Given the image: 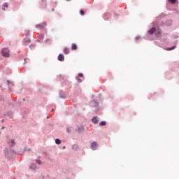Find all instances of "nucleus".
Wrapping results in <instances>:
<instances>
[{
  "instance_id": "nucleus-1",
  "label": "nucleus",
  "mask_w": 179,
  "mask_h": 179,
  "mask_svg": "<svg viewBox=\"0 0 179 179\" xmlns=\"http://www.w3.org/2000/svg\"><path fill=\"white\" fill-rule=\"evenodd\" d=\"M1 55L4 58H9L10 57V50H9L8 48H3L1 50Z\"/></svg>"
},
{
  "instance_id": "nucleus-2",
  "label": "nucleus",
  "mask_w": 179,
  "mask_h": 179,
  "mask_svg": "<svg viewBox=\"0 0 179 179\" xmlns=\"http://www.w3.org/2000/svg\"><path fill=\"white\" fill-rule=\"evenodd\" d=\"M162 24L163 26L170 27L171 26V24H173V20H171V19H169L166 22H162Z\"/></svg>"
},
{
  "instance_id": "nucleus-3",
  "label": "nucleus",
  "mask_w": 179,
  "mask_h": 179,
  "mask_svg": "<svg viewBox=\"0 0 179 179\" xmlns=\"http://www.w3.org/2000/svg\"><path fill=\"white\" fill-rule=\"evenodd\" d=\"M77 127L78 128L75 130L76 132H78V134H82V132H85V127H83V125Z\"/></svg>"
},
{
  "instance_id": "nucleus-4",
  "label": "nucleus",
  "mask_w": 179,
  "mask_h": 179,
  "mask_svg": "<svg viewBox=\"0 0 179 179\" xmlns=\"http://www.w3.org/2000/svg\"><path fill=\"white\" fill-rule=\"evenodd\" d=\"M59 96L60 99H66L68 97L66 92H65L64 91H60L59 93Z\"/></svg>"
},
{
  "instance_id": "nucleus-5",
  "label": "nucleus",
  "mask_w": 179,
  "mask_h": 179,
  "mask_svg": "<svg viewBox=\"0 0 179 179\" xmlns=\"http://www.w3.org/2000/svg\"><path fill=\"white\" fill-rule=\"evenodd\" d=\"M97 148H99V144L97 143V142L93 141L91 143V148L92 149V150H96Z\"/></svg>"
},
{
  "instance_id": "nucleus-6",
  "label": "nucleus",
  "mask_w": 179,
  "mask_h": 179,
  "mask_svg": "<svg viewBox=\"0 0 179 179\" xmlns=\"http://www.w3.org/2000/svg\"><path fill=\"white\" fill-rule=\"evenodd\" d=\"M47 26V22H43V24H38L36 25V29H40L41 30L42 29H44Z\"/></svg>"
},
{
  "instance_id": "nucleus-7",
  "label": "nucleus",
  "mask_w": 179,
  "mask_h": 179,
  "mask_svg": "<svg viewBox=\"0 0 179 179\" xmlns=\"http://www.w3.org/2000/svg\"><path fill=\"white\" fill-rule=\"evenodd\" d=\"M155 34L157 38H160V37H162V30L160 29H157Z\"/></svg>"
},
{
  "instance_id": "nucleus-8",
  "label": "nucleus",
  "mask_w": 179,
  "mask_h": 179,
  "mask_svg": "<svg viewBox=\"0 0 179 179\" xmlns=\"http://www.w3.org/2000/svg\"><path fill=\"white\" fill-rule=\"evenodd\" d=\"M15 101H13V99L10 100L8 102V106L9 107V108H13L15 107Z\"/></svg>"
},
{
  "instance_id": "nucleus-9",
  "label": "nucleus",
  "mask_w": 179,
  "mask_h": 179,
  "mask_svg": "<svg viewBox=\"0 0 179 179\" xmlns=\"http://www.w3.org/2000/svg\"><path fill=\"white\" fill-rule=\"evenodd\" d=\"M111 17V14L110 13H105L103 15V19L105 20H108Z\"/></svg>"
},
{
  "instance_id": "nucleus-10",
  "label": "nucleus",
  "mask_w": 179,
  "mask_h": 179,
  "mask_svg": "<svg viewBox=\"0 0 179 179\" xmlns=\"http://www.w3.org/2000/svg\"><path fill=\"white\" fill-rule=\"evenodd\" d=\"M156 27H152L148 30V34H155L156 33Z\"/></svg>"
},
{
  "instance_id": "nucleus-11",
  "label": "nucleus",
  "mask_w": 179,
  "mask_h": 179,
  "mask_svg": "<svg viewBox=\"0 0 179 179\" xmlns=\"http://www.w3.org/2000/svg\"><path fill=\"white\" fill-rule=\"evenodd\" d=\"M58 61H60L61 62H63V61H65V57L62 54H59L57 57Z\"/></svg>"
},
{
  "instance_id": "nucleus-12",
  "label": "nucleus",
  "mask_w": 179,
  "mask_h": 179,
  "mask_svg": "<svg viewBox=\"0 0 179 179\" xmlns=\"http://www.w3.org/2000/svg\"><path fill=\"white\" fill-rule=\"evenodd\" d=\"M92 124H99V119L97 116H94L92 119Z\"/></svg>"
},
{
  "instance_id": "nucleus-13",
  "label": "nucleus",
  "mask_w": 179,
  "mask_h": 179,
  "mask_svg": "<svg viewBox=\"0 0 179 179\" xmlns=\"http://www.w3.org/2000/svg\"><path fill=\"white\" fill-rule=\"evenodd\" d=\"M24 43L25 44H29V43H31V39H30V38L29 37H26L24 39Z\"/></svg>"
},
{
  "instance_id": "nucleus-14",
  "label": "nucleus",
  "mask_w": 179,
  "mask_h": 179,
  "mask_svg": "<svg viewBox=\"0 0 179 179\" xmlns=\"http://www.w3.org/2000/svg\"><path fill=\"white\" fill-rule=\"evenodd\" d=\"M72 149H73V150L78 152V150H79V145L74 144L72 147Z\"/></svg>"
},
{
  "instance_id": "nucleus-15",
  "label": "nucleus",
  "mask_w": 179,
  "mask_h": 179,
  "mask_svg": "<svg viewBox=\"0 0 179 179\" xmlns=\"http://www.w3.org/2000/svg\"><path fill=\"white\" fill-rule=\"evenodd\" d=\"M71 50H78V45H76V43H72Z\"/></svg>"
},
{
  "instance_id": "nucleus-16",
  "label": "nucleus",
  "mask_w": 179,
  "mask_h": 179,
  "mask_svg": "<svg viewBox=\"0 0 179 179\" xmlns=\"http://www.w3.org/2000/svg\"><path fill=\"white\" fill-rule=\"evenodd\" d=\"M37 166L36 165V164L33 163L31 164V165L29 166V169L31 170H35L36 169Z\"/></svg>"
},
{
  "instance_id": "nucleus-17",
  "label": "nucleus",
  "mask_w": 179,
  "mask_h": 179,
  "mask_svg": "<svg viewBox=\"0 0 179 179\" xmlns=\"http://www.w3.org/2000/svg\"><path fill=\"white\" fill-rule=\"evenodd\" d=\"M69 52H71V51L69 50V48H65L64 50V53L66 54V55H68V54H69Z\"/></svg>"
},
{
  "instance_id": "nucleus-18",
  "label": "nucleus",
  "mask_w": 179,
  "mask_h": 179,
  "mask_svg": "<svg viewBox=\"0 0 179 179\" xmlns=\"http://www.w3.org/2000/svg\"><path fill=\"white\" fill-rule=\"evenodd\" d=\"M99 125H100V127H106V125H107V122H106V121H101V122L99 123Z\"/></svg>"
},
{
  "instance_id": "nucleus-19",
  "label": "nucleus",
  "mask_w": 179,
  "mask_h": 179,
  "mask_svg": "<svg viewBox=\"0 0 179 179\" xmlns=\"http://www.w3.org/2000/svg\"><path fill=\"white\" fill-rule=\"evenodd\" d=\"M3 100H5V98L3 97V96L0 95V102L3 101ZM1 111H2V107L0 106V113Z\"/></svg>"
},
{
  "instance_id": "nucleus-20",
  "label": "nucleus",
  "mask_w": 179,
  "mask_h": 179,
  "mask_svg": "<svg viewBox=\"0 0 179 179\" xmlns=\"http://www.w3.org/2000/svg\"><path fill=\"white\" fill-rule=\"evenodd\" d=\"M55 143H56V145H61L62 141L59 138H56L55 139Z\"/></svg>"
},
{
  "instance_id": "nucleus-21",
  "label": "nucleus",
  "mask_w": 179,
  "mask_h": 179,
  "mask_svg": "<svg viewBox=\"0 0 179 179\" xmlns=\"http://www.w3.org/2000/svg\"><path fill=\"white\" fill-rule=\"evenodd\" d=\"M93 105H94V107H99V103L96 100L93 101Z\"/></svg>"
},
{
  "instance_id": "nucleus-22",
  "label": "nucleus",
  "mask_w": 179,
  "mask_h": 179,
  "mask_svg": "<svg viewBox=\"0 0 179 179\" xmlns=\"http://www.w3.org/2000/svg\"><path fill=\"white\" fill-rule=\"evenodd\" d=\"M176 47H177V46L173 45V46H172V47H171V48H167L166 50H167V51H172V50H175V48H176Z\"/></svg>"
},
{
  "instance_id": "nucleus-23",
  "label": "nucleus",
  "mask_w": 179,
  "mask_h": 179,
  "mask_svg": "<svg viewBox=\"0 0 179 179\" xmlns=\"http://www.w3.org/2000/svg\"><path fill=\"white\" fill-rule=\"evenodd\" d=\"M15 145H16V142H15V140H12L11 141L10 148H14Z\"/></svg>"
},
{
  "instance_id": "nucleus-24",
  "label": "nucleus",
  "mask_w": 179,
  "mask_h": 179,
  "mask_svg": "<svg viewBox=\"0 0 179 179\" xmlns=\"http://www.w3.org/2000/svg\"><path fill=\"white\" fill-rule=\"evenodd\" d=\"M26 152H27V148H24V149H23V151L22 152V151H20L19 152V155H22V153H25Z\"/></svg>"
},
{
  "instance_id": "nucleus-25",
  "label": "nucleus",
  "mask_w": 179,
  "mask_h": 179,
  "mask_svg": "<svg viewBox=\"0 0 179 179\" xmlns=\"http://www.w3.org/2000/svg\"><path fill=\"white\" fill-rule=\"evenodd\" d=\"M170 3H172V5H174V3H176L177 0H168Z\"/></svg>"
},
{
  "instance_id": "nucleus-26",
  "label": "nucleus",
  "mask_w": 179,
  "mask_h": 179,
  "mask_svg": "<svg viewBox=\"0 0 179 179\" xmlns=\"http://www.w3.org/2000/svg\"><path fill=\"white\" fill-rule=\"evenodd\" d=\"M76 79L77 82H78V83H82V79H80V78L76 77Z\"/></svg>"
},
{
  "instance_id": "nucleus-27",
  "label": "nucleus",
  "mask_w": 179,
  "mask_h": 179,
  "mask_svg": "<svg viewBox=\"0 0 179 179\" xmlns=\"http://www.w3.org/2000/svg\"><path fill=\"white\" fill-rule=\"evenodd\" d=\"M7 85H12V86L14 85L13 82L10 81L9 80H7Z\"/></svg>"
},
{
  "instance_id": "nucleus-28",
  "label": "nucleus",
  "mask_w": 179,
  "mask_h": 179,
  "mask_svg": "<svg viewBox=\"0 0 179 179\" xmlns=\"http://www.w3.org/2000/svg\"><path fill=\"white\" fill-rule=\"evenodd\" d=\"M80 14L81 15V16H85V10H80Z\"/></svg>"
},
{
  "instance_id": "nucleus-29",
  "label": "nucleus",
  "mask_w": 179,
  "mask_h": 179,
  "mask_svg": "<svg viewBox=\"0 0 179 179\" xmlns=\"http://www.w3.org/2000/svg\"><path fill=\"white\" fill-rule=\"evenodd\" d=\"M34 47H36V45L35 44H31L29 45V48H31V50H33V48H34Z\"/></svg>"
},
{
  "instance_id": "nucleus-30",
  "label": "nucleus",
  "mask_w": 179,
  "mask_h": 179,
  "mask_svg": "<svg viewBox=\"0 0 179 179\" xmlns=\"http://www.w3.org/2000/svg\"><path fill=\"white\" fill-rule=\"evenodd\" d=\"M77 78H83V73H78Z\"/></svg>"
},
{
  "instance_id": "nucleus-31",
  "label": "nucleus",
  "mask_w": 179,
  "mask_h": 179,
  "mask_svg": "<svg viewBox=\"0 0 179 179\" xmlns=\"http://www.w3.org/2000/svg\"><path fill=\"white\" fill-rule=\"evenodd\" d=\"M36 163L37 164H41V161L40 159H36Z\"/></svg>"
},
{
  "instance_id": "nucleus-32",
  "label": "nucleus",
  "mask_w": 179,
  "mask_h": 179,
  "mask_svg": "<svg viewBox=\"0 0 179 179\" xmlns=\"http://www.w3.org/2000/svg\"><path fill=\"white\" fill-rule=\"evenodd\" d=\"M4 115H8V117H10V112H6L4 113Z\"/></svg>"
},
{
  "instance_id": "nucleus-33",
  "label": "nucleus",
  "mask_w": 179,
  "mask_h": 179,
  "mask_svg": "<svg viewBox=\"0 0 179 179\" xmlns=\"http://www.w3.org/2000/svg\"><path fill=\"white\" fill-rule=\"evenodd\" d=\"M30 34V30H28L27 33L25 34V36H29Z\"/></svg>"
},
{
  "instance_id": "nucleus-34",
  "label": "nucleus",
  "mask_w": 179,
  "mask_h": 179,
  "mask_svg": "<svg viewBox=\"0 0 179 179\" xmlns=\"http://www.w3.org/2000/svg\"><path fill=\"white\" fill-rule=\"evenodd\" d=\"M66 132H67L68 134H71V129H69L68 127H67V129H66Z\"/></svg>"
},
{
  "instance_id": "nucleus-35",
  "label": "nucleus",
  "mask_w": 179,
  "mask_h": 179,
  "mask_svg": "<svg viewBox=\"0 0 179 179\" xmlns=\"http://www.w3.org/2000/svg\"><path fill=\"white\" fill-rule=\"evenodd\" d=\"M3 6L4 8H8V3H4Z\"/></svg>"
},
{
  "instance_id": "nucleus-36",
  "label": "nucleus",
  "mask_w": 179,
  "mask_h": 179,
  "mask_svg": "<svg viewBox=\"0 0 179 179\" xmlns=\"http://www.w3.org/2000/svg\"><path fill=\"white\" fill-rule=\"evenodd\" d=\"M142 38L141 36H136V40H141Z\"/></svg>"
},
{
  "instance_id": "nucleus-37",
  "label": "nucleus",
  "mask_w": 179,
  "mask_h": 179,
  "mask_svg": "<svg viewBox=\"0 0 179 179\" xmlns=\"http://www.w3.org/2000/svg\"><path fill=\"white\" fill-rule=\"evenodd\" d=\"M41 1H42V2L45 3V6H47V1H45V0H41Z\"/></svg>"
},
{
  "instance_id": "nucleus-38",
  "label": "nucleus",
  "mask_w": 179,
  "mask_h": 179,
  "mask_svg": "<svg viewBox=\"0 0 179 179\" xmlns=\"http://www.w3.org/2000/svg\"><path fill=\"white\" fill-rule=\"evenodd\" d=\"M40 38H44V35H41Z\"/></svg>"
},
{
  "instance_id": "nucleus-39",
  "label": "nucleus",
  "mask_w": 179,
  "mask_h": 179,
  "mask_svg": "<svg viewBox=\"0 0 179 179\" xmlns=\"http://www.w3.org/2000/svg\"><path fill=\"white\" fill-rule=\"evenodd\" d=\"M27 58H25L24 59V64H27Z\"/></svg>"
},
{
  "instance_id": "nucleus-40",
  "label": "nucleus",
  "mask_w": 179,
  "mask_h": 179,
  "mask_svg": "<svg viewBox=\"0 0 179 179\" xmlns=\"http://www.w3.org/2000/svg\"><path fill=\"white\" fill-rule=\"evenodd\" d=\"M11 152H12L13 153H14L15 155H16V153L15 152V150H11Z\"/></svg>"
},
{
  "instance_id": "nucleus-41",
  "label": "nucleus",
  "mask_w": 179,
  "mask_h": 179,
  "mask_svg": "<svg viewBox=\"0 0 179 179\" xmlns=\"http://www.w3.org/2000/svg\"><path fill=\"white\" fill-rule=\"evenodd\" d=\"M48 41H50V39H46V40L45 41V43H47Z\"/></svg>"
},
{
  "instance_id": "nucleus-42",
  "label": "nucleus",
  "mask_w": 179,
  "mask_h": 179,
  "mask_svg": "<svg viewBox=\"0 0 179 179\" xmlns=\"http://www.w3.org/2000/svg\"><path fill=\"white\" fill-rule=\"evenodd\" d=\"M1 122H5V120L4 119H3L2 120H1Z\"/></svg>"
},
{
  "instance_id": "nucleus-43",
  "label": "nucleus",
  "mask_w": 179,
  "mask_h": 179,
  "mask_svg": "<svg viewBox=\"0 0 179 179\" xmlns=\"http://www.w3.org/2000/svg\"><path fill=\"white\" fill-rule=\"evenodd\" d=\"M62 149H66V146H63Z\"/></svg>"
},
{
  "instance_id": "nucleus-44",
  "label": "nucleus",
  "mask_w": 179,
  "mask_h": 179,
  "mask_svg": "<svg viewBox=\"0 0 179 179\" xmlns=\"http://www.w3.org/2000/svg\"><path fill=\"white\" fill-rule=\"evenodd\" d=\"M23 101H26V99L23 98L22 99Z\"/></svg>"
},
{
  "instance_id": "nucleus-45",
  "label": "nucleus",
  "mask_w": 179,
  "mask_h": 179,
  "mask_svg": "<svg viewBox=\"0 0 179 179\" xmlns=\"http://www.w3.org/2000/svg\"><path fill=\"white\" fill-rule=\"evenodd\" d=\"M1 129H5V127L3 126V127H1Z\"/></svg>"
},
{
  "instance_id": "nucleus-46",
  "label": "nucleus",
  "mask_w": 179,
  "mask_h": 179,
  "mask_svg": "<svg viewBox=\"0 0 179 179\" xmlns=\"http://www.w3.org/2000/svg\"><path fill=\"white\" fill-rule=\"evenodd\" d=\"M30 150H31V149L29 148V149H28V151L30 152Z\"/></svg>"
},
{
  "instance_id": "nucleus-47",
  "label": "nucleus",
  "mask_w": 179,
  "mask_h": 179,
  "mask_svg": "<svg viewBox=\"0 0 179 179\" xmlns=\"http://www.w3.org/2000/svg\"><path fill=\"white\" fill-rule=\"evenodd\" d=\"M55 110L54 109H52V112L54 113Z\"/></svg>"
},
{
  "instance_id": "nucleus-48",
  "label": "nucleus",
  "mask_w": 179,
  "mask_h": 179,
  "mask_svg": "<svg viewBox=\"0 0 179 179\" xmlns=\"http://www.w3.org/2000/svg\"><path fill=\"white\" fill-rule=\"evenodd\" d=\"M3 10H5V8H2Z\"/></svg>"
},
{
  "instance_id": "nucleus-49",
  "label": "nucleus",
  "mask_w": 179,
  "mask_h": 179,
  "mask_svg": "<svg viewBox=\"0 0 179 179\" xmlns=\"http://www.w3.org/2000/svg\"><path fill=\"white\" fill-rule=\"evenodd\" d=\"M52 12H54L55 9H54V8H52Z\"/></svg>"
},
{
  "instance_id": "nucleus-50",
  "label": "nucleus",
  "mask_w": 179,
  "mask_h": 179,
  "mask_svg": "<svg viewBox=\"0 0 179 179\" xmlns=\"http://www.w3.org/2000/svg\"><path fill=\"white\" fill-rule=\"evenodd\" d=\"M47 118H48V119L50 118V116H47Z\"/></svg>"
},
{
  "instance_id": "nucleus-51",
  "label": "nucleus",
  "mask_w": 179,
  "mask_h": 179,
  "mask_svg": "<svg viewBox=\"0 0 179 179\" xmlns=\"http://www.w3.org/2000/svg\"><path fill=\"white\" fill-rule=\"evenodd\" d=\"M66 1H71V0H66Z\"/></svg>"
},
{
  "instance_id": "nucleus-52",
  "label": "nucleus",
  "mask_w": 179,
  "mask_h": 179,
  "mask_svg": "<svg viewBox=\"0 0 179 179\" xmlns=\"http://www.w3.org/2000/svg\"><path fill=\"white\" fill-rule=\"evenodd\" d=\"M5 155H6V152H5Z\"/></svg>"
},
{
  "instance_id": "nucleus-53",
  "label": "nucleus",
  "mask_w": 179,
  "mask_h": 179,
  "mask_svg": "<svg viewBox=\"0 0 179 179\" xmlns=\"http://www.w3.org/2000/svg\"><path fill=\"white\" fill-rule=\"evenodd\" d=\"M0 135H1V131H0Z\"/></svg>"
}]
</instances>
